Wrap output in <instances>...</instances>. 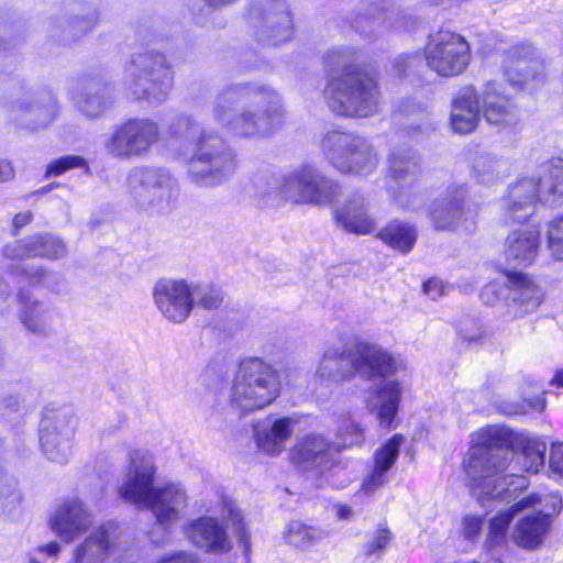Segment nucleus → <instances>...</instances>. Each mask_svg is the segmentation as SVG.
Wrapping results in <instances>:
<instances>
[{
  "label": "nucleus",
  "mask_w": 563,
  "mask_h": 563,
  "mask_svg": "<svg viewBox=\"0 0 563 563\" xmlns=\"http://www.w3.org/2000/svg\"><path fill=\"white\" fill-rule=\"evenodd\" d=\"M545 451L544 442L506 427L481 429L465 462L472 494L483 506L488 500H516L528 479L515 471L538 473L544 466Z\"/></svg>",
  "instance_id": "f257e3e1"
},
{
  "label": "nucleus",
  "mask_w": 563,
  "mask_h": 563,
  "mask_svg": "<svg viewBox=\"0 0 563 563\" xmlns=\"http://www.w3.org/2000/svg\"><path fill=\"white\" fill-rule=\"evenodd\" d=\"M211 114L238 137L258 139L275 133L285 121L279 93L255 82L225 85L214 97Z\"/></svg>",
  "instance_id": "f03ea898"
},
{
  "label": "nucleus",
  "mask_w": 563,
  "mask_h": 563,
  "mask_svg": "<svg viewBox=\"0 0 563 563\" xmlns=\"http://www.w3.org/2000/svg\"><path fill=\"white\" fill-rule=\"evenodd\" d=\"M167 133L176 140H191L192 154L188 161V176L200 187L222 184L235 169L236 155L218 133L201 130L191 115L178 114L168 124Z\"/></svg>",
  "instance_id": "7ed1b4c3"
},
{
  "label": "nucleus",
  "mask_w": 563,
  "mask_h": 563,
  "mask_svg": "<svg viewBox=\"0 0 563 563\" xmlns=\"http://www.w3.org/2000/svg\"><path fill=\"white\" fill-rule=\"evenodd\" d=\"M155 475L154 457L148 452L135 450L130 453V466L120 496L126 501L142 504L156 518L157 523L169 527L177 522L187 507L186 490L177 484L153 486Z\"/></svg>",
  "instance_id": "20e7f679"
},
{
  "label": "nucleus",
  "mask_w": 563,
  "mask_h": 563,
  "mask_svg": "<svg viewBox=\"0 0 563 563\" xmlns=\"http://www.w3.org/2000/svg\"><path fill=\"white\" fill-rule=\"evenodd\" d=\"M323 95L330 110L343 117L373 115L378 111L380 100L375 77L363 69L331 78Z\"/></svg>",
  "instance_id": "39448f33"
},
{
  "label": "nucleus",
  "mask_w": 563,
  "mask_h": 563,
  "mask_svg": "<svg viewBox=\"0 0 563 563\" xmlns=\"http://www.w3.org/2000/svg\"><path fill=\"white\" fill-rule=\"evenodd\" d=\"M279 390L278 372L262 358L253 357L240 363L230 400L241 413H246L272 404Z\"/></svg>",
  "instance_id": "423d86ee"
},
{
  "label": "nucleus",
  "mask_w": 563,
  "mask_h": 563,
  "mask_svg": "<svg viewBox=\"0 0 563 563\" xmlns=\"http://www.w3.org/2000/svg\"><path fill=\"white\" fill-rule=\"evenodd\" d=\"M126 190L140 209L157 214L169 212L179 196L177 178L168 168L161 166L130 169Z\"/></svg>",
  "instance_id": "0eeeda50"
},
{
  "label": "nucleus",
  "mask_w": 563,
  "mask_h": 563,
  "mask_svg": "<svg viewBox=\"0 0 563 563\" xmlns=\"http://www.w3.org/2000/svg\"><path fill=\"white\" fill-rule=\"evenodd\" d=\"M128 89L136 100L151 104L166 101L173 88V71L166 56L158 52L135 55L128 68Z\"/></svg>",
  "instance_id": "6e6552de"
},
{
  "label": "nucleus",
  "mask_w": 563,
  "mask_h": 563,
  "mask_svg": "<svg viewBox=\"0 0 563 563\" xmlns=\"http://www.w3.org/2000/svg\"><path fill=\"white\" fill-rule=\"evenodd\" d=\"M321 151L341 173L368 175L376 169L378 157L372 144L351 132L332 130L324 134Z\"/></svg>",
  "instance_id": "1a4fd4ad"
},
{
  "label": "nucleus",
  "mask_w": 563,
  "mask_h": 563,
  "mask_svg": "<svg viewBox=\"0 0 563 563\" xmlns=\"http://www.w3.org/2000/svg\"><path fill=\"white\" fill-rule=\"evenodd\" d=\"M426 64L441 77L463 74L471 63V47L460 34L440 31L431 35L424 46Z\"/></svg>",
  "instance_id": "9d476101"
},
{
  "label": "nucleus",
  "mask_w": 563,
  "mask_h": 563,
  "mask_svg": "<svg viewBox=\"0 0 563 563\" xmlns=\"http://www.w3.org/2000/svg\"><path fill=\"white\" fill-rule=\"evenodd\" d=\"M286 200L295 203L328 206L341 192L340 185L311 165L298 166L286 173Z\"/></svg>",
  "instance_id": "9b49d317"
},
{
  "label": "nucleus",
  "mask_w": 563,
  "mask_h": 563,
  "mask_svg": "<svg viewBox=\"0 0 563 563\" xmlns=\"http://www.w3.org/2000/svg\"><path fill=\"white\" fill-rule=\"evenodd\" d=\"M159 125L148 118L130 119L104 141V151L112 157H142L159 141Z\"/></svg>",
  "instance_id": "f8f14e48"
},
{
  "label": "nucleus",
  "mask_w": 563,
  "mask_h": 563,
  "mask_svg": "<svg viewBox=\"0 0 563 563\" xmlns=\"http://www.w3.org/2000/svg\"><path fill=\"white\" fill-rule=\"evenodd\" d=\"M341 446L322 433L310 432L297 439L290 451L291 462L301 471L324 475L342 466Z\"/></svg>",
  "instance_id": "ddd939ff"
},
{
  "label": "nucleus",
  "mask_w": 563,
  "mask_h": 563,
  "mask_svg": "<svg viewBox=\"0 0 563 563\" xmlns=\"http://www.w3.org/2000/svg\"><path fill=\"white\" fill-rule=\"evenodd\" d=\"M250 18L254 36L264 45H277L292 35V16L287 0H261Z\"/></svg>",
  "instance_id": "4468645a"
},
{
  "label": "nucleus",
  "mask_w": 563,
  "mask_h": 563,
  "mask_svg": "<svg viewBox=\"0 0 563 563\" xmlns=\"http://www.w3.org/2000/svg\"><path fill=\"white\" fill-rule=\"evenodd\" d=\"M388 191L397 203L408 210L418 207L422 198L418 192L410 191L421 173L418 154L411 148L394 150L388 158Z\"/></svg>",
  "instance_id": "2eb2a0df"
},
{
  "label": "nucleus",
  "mask_w": 563,
  "mask_h": 563,
  "mask_svg": "<svg viewBox=\"0 0 563 563\" xmlns=\"http://www.w3.org/2000/svg\"><path fill=\"white\" fill-rule=\"evenodd\" d=\"M467 195L466 185H452L430 203L428 213L437 231H455L468 220L473 223L472 211L465 205Z\"/></svg>",
  "instance_id": "dca6fc26"
},
{
  "label": "nucleus",
  "mask_w": 563,
  "mask_h": 563,
  "mask_svg": "<svg viewBox=\"0 0 563 563\" xmlns=\"http://www.w3.org/2000/svg\"><path fill=\"white\" fill-rule=\"evenodd\" d=\"M351 347L354 372L364 379L385 378L401 367L400 361L377 343L356 341Z\"/></svg>",
  "instance_id": "f3484780"
},
{
  "label": "nucleus",
  "mask_w": 563,
  "mask_h": 563,
  "mask_svg": "<svg viewBox=\"0 0 563 563\" xmlns=\"http://www.w3.org/2000/svg\"><path fill=\"white\" fill-rule=\"evenodd\" d=\"M56 97L49 91L26 92L19 97L11 109L12 119L32 131L47 126L58 114Z\"/></svg>",
  "instance_id": "a211bd4d"
},
{
  "label": "nucleus",
  "mask_w": 563,
  "mask_h": 563,
  "mask_svg": "<svg viewBox=\"0 0 563 563\" xmlns=\"http://www.w3.org/2000/svg\"><path fill=\"white\" fill-rule=\"evenodd\" d=\"M89 507L77 496L66 497L58 503L49 523L53 532L70 543L85 533L93 523Z\"/></svg>",
  "instance_id": "6ab92c4d"
},
{
  "label": "nucleus",
  "mask_w": 563,
  "mask_h": 563,
  "mask_svg": "<svg viewBox=\"0 0 563 563\" xmlns=\"http://www.w3.org/2000/svg\"><path fill=\"white\" fill-rule=\"evenodd\" d=\"M190 286L186 279H159L153 287L156 308L165 319L183 323L191 313Z\"/></svg>",
  "instance_id": "aec40b11"
},
{
  "label": "nucleus",
  "mask_w": 563,
  "mask_h": 563,
  "mask_svg": "<svg viewBox=\"0 0 563 563\" xmlns=\"http://www.w3.org/2000/svg\"><path fill=\"white\" fill-rule=\"evenodd\" d=\"M98 23V14L91 8L71 4L52 15L48 32L64 44H71L82 38Z\"/></svg>",
  "instance_id": "412c9836"
},
{
  "label": "nucleus",
  "mask_w": 563,
  "mask_h": 563,
  "mask_svg": "<svg viewBox=\"0 0 563 563\" xmlns=\"http://www.w3.org/2000/svg\"><path fill=\"white\" fill-rule=\"evenodd\" d=\"M479 97L481 113L488 125L499 131L515 128L519 122L518 110L501 84L496 80L487 81Z\"/></svg>",
  "instance_id": "4be33fe9"
},
{
  "label": "nucleus",
  "mask_w": 563,
  "mask_h": 563,
  "mask_svg": "<svg viewBox=\"0 0 563 563\" xmlns=\"http://www.w3.org/2000/svg\"><path fill=\"white\" fill-rule=\"evenodd\" d=\"M543 69V63L536 47L517 44L504 53L503 74L512 87H522L536 80Z\"/></svg>",
  "instance_id": "5701e85b"
},
{
  "label": "nucleus",
  "mask_w": 563,
  "mask_h": 563,
  "mask_svg": "<svg viewBox=\"0 0 563 563\" xmlns=\"http://www.w3.org/2000/svg\"><path fill=\"white\" fill-rule=\"evenodd\" d=\"M76 110L87 119L101 117L112 104L111 90L101 79L82 78L73 91Z\"/></svg>",
  "instance_id": "b1692460"
},
{
  "label": "nucleus",
  "mask_w": 563,
  "mask_h": 563,
  "mask_svg": "<svg viewBox=\"0 0 563 563\" xmlns=\"http://www.w3.org/2000/svg\"><path fill=\"white\" fill-rule=\"evenodd\" d=\"M406 19V14L393 10L389 0H372L363 4L352 26L365 36H371L379 26L407 27Z\"/></svg>",
  "instance_id": "393cba45"
},
{
  "label": "nucleus",
  "mask_w": 563,
  "mask_h": 563,
  "mask_svg": "<svg viewBox=\"0 0 563 563\" xmlns=\"http://www.w3.org/2000/svg\"><path fill=\"white\" fill-rule=\"evenodd\" d=\"M18 300L19 319L27 331L44 336L54 331L55 322L58 320V313L54 308L34 298L24 288L19 290Z\"/></svg>",
  "instance_id": "a878e982"
},
{
  "label": "nucleus",
  "mask_w": 563,
  "mask_h": 563,
  "mask_svg": "<svg viewBox=\"0 0 563 563\" xmlns=\"http://www.w3.org/2000/svg\"><path fill=\"white\" fill-rule=\"evenodd\" d=\"M536 177H525L510 185L506 198V213L517 222L527 221L534 212L538 201H543Z\"/></svg>",
  "instance_id": "bb28decb"
},
{
  "label": "nucleus",
  "mask_w": 563,
  "mask_h": 563,
  "mask_svg": "<svg viewBox=\"0 0 563 563\" xmlns=\"http://www.w3.org/2000/svg\"><path fill=\"white\" fill-rule=\"evenodd\" d=\"M297 420L291 417L267 418L255 427L254 438L258 449L269 455L285 450L291 438Z\"/></svg>",
  "instance_id": "cd10ccee"
},
{
  "label": "nucleus",
  "mask_w": 563,
  "mask_h": 563,
  "mask_svg": "<svg viewBox=\"0 0 563 563\" xmlns=\"http://www.w3.org/2000/svg\"><path fill=\"white\" fill-rule=\"evenodd\" d=\"M186 534L190 542L207 552L224 553L231 550L225 528L214 518L201 517L194 520Z\"/></svg>",
  "instance_id": "c85d7f7f"
},
{
  "label": "nucleus",
  "mask_w": 563,
  "mask_h": 563,
  "mask_svg": "<svg viewBox=\"0 0 563 563\" xmlns=\"http://www.w3.org/2000/svg\"><path fill=\"white\" fill-rule=\"evenodd\" d=\"M335 219L345 231L358 235L371 234L376 229V222L367 211L366 198L358 191L335 209Z\"/></svg>",
  "instance_id": "c756f323"
},
{
  "label": "nucleus",
  "mask_w": 563,
  "mask_h": 563,
  "mask_svg": "<svg viewBox=\"0 0 563 563\" xmlns=\"http://www.w3.org/2000/svg\"><path fill=\"white\" fill-rule=\"evenodd\" d=\"M481 118L478 92L473 86L460 89L452 101L451 125L454 132L467 134L475 130Z\"/></svg>",
  "instance_id": "7c9ffc66"
},
{
  "label": "nucleus",
  "mask_w": 563,
  "mask_h": 563,
  "mask_svg": "<svg viewBox=\"0 0 563 563\" xmlns=\"http://www.w3.org/2000/svg\"><path fill=\"white\" fill-rule=\"evenodd\" d=\"M540 233L534 228H521L511 231L505 241V255L515 266H528L539 254Z\"/></svg>",
  "instance_id": "2f4dec72"
},
{
  "label": "nucleus",
  "mask_w": 563,
  "mask_h": 563,
  "mask_svg": "<svg viewBox=\"0 0 563 563\" xmlns=\"http://www.w3.org/2000/svg\"><path fill=\"white\" fill-rule=\"evenodd\" d=\"M114 540V527L106 523L74 550V563H102L111 551Z\"/></svg>",
  "instance_id": "473e14b6"
},
{
  "label": "nucleus",
  "mask_w": 563,
  "mask_h": 563,
  "mask_svg": "<svg viewBox=\"0 0 563 563\" xmlns=\"http://www.w3.org/2000/svg\"><path fill=\"white\" fill-rule=\"evenodd\" d=\"M509 306L517 314L534 311L542 301L541 289L526 274L514 273L508 276Z\"/></svg>",
  "instance_id": "72a5a7b5"
},
{
  "label": "nucleus",
  "mask_w": 563,
  "mask_h": 563,
  "mask_svg": "<svg viewBox=\"0 0 563 563\" xmlns=\"http://www.w3.org/2000/svg\"><path fill=\"white\" fill-rule=\"evenodd\" d=\"M351 354L352 347L327 349L319 363L317 376L329 383H341L350 379L355 374Z\"/></svg>",
  "instance_id": "f704fd0d"
},
{
  "label": "nucleus",
  "mask_w": 563,
  "mask_h": 563,
  "mask_svg": "<svg viewBox=\"0 0 563 563\" xmlns=\"http://www.w3.org/2000/svg\"><path fill=\"white\" fill-rule=\"evenodd\" d=\"M551 527V515L545 512H537L525 516L515 526L514 541L517 545L528 550L539 548Z\"/></svg>",
  "instance_id": "c9c22d12"
},
{
  "label": "nucleus",
  "mask_w": 563,
  "mask_h": 563,
  "mask_svg": "<svg viewBox=\"0 0 563 563\" xmlns=\"http://www.w3.org/2000/svg\"><path fill=\"white\" fill-rule=\"evenodd\" d=\"M285 185L286 174L276 176L271 170H260L251 178V195L258 206L268 207L279 198L286 200Z\"/></svg>",
  "instance_id": "e433bc0d"
},
{
  "label": "nucleus",
  "mask_w": 563,
  "mask_h": 563,
  "mask_svg": "<svg viewBox=\"0 0 563 563\" xmlns=\"http://www.w3.org/2000/svg\"><path fill=\"white\" fill-rule=\"evenodd\" d=\"M376 404L368 401L371 410L377 409L380 426L389 428L397 415L401 388L397 380H389L374 389Z\"/></svg>",
  "instance_id": "4c0bfd02"
},
{
  "label": "nucleus",
  "mask_w": 563,
  "mask_h": 563,
  "mask_svg": "<svg viewBox=\"0 0 563 563\" xmlns=\"http://www.w3.org/2000/svg\"><path fill=\"white\" fill-rule=\"evenodd\" d=\"M468 159L471 177L478 184L490 185L504 176L506 163L488 152L476 148Z\"/></svg>",
  "instance_id": "58836bf2"
},
{
  "label": "nucleus",
  "mask_w": 563,
  "mask_h": 563,
  "mask_svg": "<svg viewBox=\"0 0 563 563\" xmlns=\"http://www.w3.org/2000/svg\"><path fill=\"white\" fill-rule=\"evenodd\" d=\"M78 418L70 407H46L40 427L49 432L62 435L66 443L67 438H75Z\"/></svg>",
  "instance_id": "ea45409f"
},
{
  "label": "nucleus",
  "mask_w": 563,
  "mask_h": 563,
  "mask_svg": "<svg viewBox=\"0 0 563 563\" xmlns=\"http://www.w3.org/2000/svg\"><path fill=\"white\" fill-rule=\"evenodd\" d=\"M540 195L545 203H555L563 198V158H552L542 168L540 177H536Z\"/></svg>",
  "instance_id": "a19ab883"
},
{
  "label": "nucleus",
  "mask_w": 563,
  "mask_h": 563,
  "mask_svg": "<svg viewBox=\"0 0 563 563\" xmlns=\"http://www.w3.org/2000/svg\"><path fill=\"white\" fill-rule=\"evenodd\" d=\"M330 532L320 527H311L301 521H290L285 531L284 539L289 545L307 550L310 547L329 538Z\"/></svg>",
  "instance_id": "79ce46f5"
},
{
  "label": "nucleus",
  "mask_w": 563,
  "mask_h": 563,
  "mask_svg": "<svg viewBox=\"0 0 563 563\" xmlns=\"http://www.w3.org/2000/svg\"><path fill=\"white\" fill-rule=\"evenodd\" d=\"M541 503V498L538 494H530L514 506L506 510L498 511L497 515L489 521V540L493 544L500 542L506 533V530L518 511L536 506Z\"/></svg>",
  "instance_id": "37998d69"
},
{
  "label": "nucleus",
  "mask_w": 563,
  "mask_h": 563,
  "mask_svg": "<svg viewBox=\"0 0 563 563\" xmlns=\"http://www.w3.org/2000/svg\"><path fill=\"white\" fill-rule=\"evenodd\" d=\"M38 439L41 451L48 461L60 465L69 461L73 454L74 438H67L65 443L62 435L38 427Z\"/></svg>",
  "instance_id": "c03bdc74"
},
{
  "label": "nucleus",
  "mask_w": 563,
  "mask_h": 563,
  "mask_svg": "<svg viewBox=\"0 0 563 563\" xmlns=\"http://www.w3.org/2000/svg\"><path fill=\"white\" fill-rule=\"evenodd\" d=\"M12 274L15 277L25 279L26 283L33 286L46 287L55 294H59L64 290L65 283L60 274L45 271L38 266L16 265Z\"/></svg>",
  "instance_id": "a18cd8bd"
},
{
  "label": "nucleus",
  "mask_w": 563,
  "mask_h": 563,
  "mask_svg": "<svg viewBox=\"0 0 563 563\" xmlns=\"http://www.w3.org/2000/svg\"><path fill=\"white\" fill-rule=\"evenodd\" d=\"M377 238L390 247L408 253L416 243L417 234L411 225L395 220L380 230Z\"/></svg>",
  "instance_id": "49530a36"
},
{
  "label": "nucleus",
  "mask_w": 563,
  "mask_h": 563,
  "mask_svg": "<svg viewBox=\"0 0 563 563\" xmlns=\"http://www.w3.org/2000/svg\"><path fill=\"white\" fill-rule=\"evenodd\" d=\"M22 504L16 479L0 466V512L12 516Z\"/></svg>",
  "instance_id": "de8ad7c7"
},
{
  "label": "nucleus",
  "mask_w": 563,
  "mask_h": 563,
  "mask_svg": "<svg viewBox=\"0 0 563 563\" xmlns=\"http://www.w3.org/2000/svg\"><path fill=\"white\" fill-rule=\"evenodd\" d=\"M189 286L191 292L190 298H192L191 310L195 307L206 310H216L222 305L224 300L222 290L217 286L192 282H189Z\"/></svg>",
  "instance_id": "09e8293b"
},
{
  "label": "nucleus",
  "mask_w": 563,
  "mask_h": 563,
  "mask_svg": "<svg viewBox=\"0 0 563 563\" xmlns=\"http://www.w3.org/2000/svg\"><path fill=\"white\" fill-rule=\"evenodd\" d=\"M336 439L338 441L334 442L341 446V451L360 445L364 441V430L350 415H344L339 420Z\"/></svg>",
  "instance_id": "8fccbe9b"
},
{
  "label": "nucleus",
  "mask_w": 563,
  "mask_h": 563,
  "mask_svg": "<svg viewBox=\"0 0 563 563\" xmlns=\"http://www.w3.org/2000/svg\"><path fill=\"white\" fill-rule=\"evenodd\" d=\"M36 257L62 258L67 254L66 244L52 234L32 235Z\"/></svg>",
  "instance_id": "3c124183"
},
{
  "label": "nucleus",
  "mask_w": 563,
  "mask_h": 563,
  "mask_svg": "<svg viewBox=\"0 0 563 563\" xmlns=\"http://www.w3.org/2000/svg\"><path fill=\"white\" fill-rule=\"evenodd\" d=\"M356 59V51L350 47H338L331 49L325 56V67L331 73L342 70L343 74L347 71L361 70L352 64Z\"/></svg>",
  "instance_id": "603ef678"
},
{
  "label": "nucleus",
  "mask_w": 563,
  "mask_h": 563,
  "mask_svg": "<svg viewBox=\"0 0 563 563\" xmlns=\"http://www.w3.org/2000/svg\"><path fill=\"white\" fill-rule=\"evenodd\" d=\"M402 440V435L396 434L379 448L375 453L374 467L387 473L399 455V448Z\"/></svg>",
  "instance_id": "864d4df0"
},
{
  "label": "nucleus",
  "mask_w": 563,
  "mask_h": 563,
  "mask_svg": "<svg viewBox=\"0 0 563 563\" xmlns=\"http://www.w3.org/2000/svg\"><path fill=\"white\" fill-rule=\"evenodd\" d=\"M545 235L551 256L563 261V214L549 221Z\"/></svg>",
  "instance_id": "5fc2aeb1"
},
{
  "label": "nucleus",
  "mask_w": 563,
  "mask_h": 563,
  "mask_svg": "<svg viewBox=\"0 0 563 563\" xmlns=\"http://www.w3.org/2000/svg\"><path fill=\"white\" fill-rule=\"evenodd\" d=\"M33 238L27 236L23 240H16L12 243H8L2 254L4 257L10 260H24L30 257H36L35 249L33 247Z\"/></svg>",
  "instance_id": "6e6d98bb"
},
{
  "label": "nucleus",
  "mask_w": 563,
  "mask_h": 563,
  "mask_svg": "<svg viewBox=\"0 0 563 563\" xmlns=\"http://www.w3.org/2000/svg\"><path fill=\"white\" fill-rule=\"evenodd\" d=\"M86 159L78 155H65L52 161L46 169L45 177L59 176L63 173L77 167L86 166Z\"/></svg>",
  "instance_id": "4d7b16f0"
},
{
  "label": "nucleus",
  "mask_w": 563,
  "mask_h": 563,
  "mask_svg": "<svg viewBox=\"0 0 563 563\" xmlns=\"http://www.w3.org/2000/svg\"><path fill=\"white\" fill-rule=\"evenodd\" d=\"M421 65V56L418 52L404 53L397 56L393 63V71L398 77H407L415 73Z\"/></svg>",
  "instance_id": "13d9d810"
},
{
  "label": "nucleus",
  "mask_w": 563,
  "mask_h": 563,
  "mask_svg": "<svg viewBox=\"0 0 563 563\" xmlns=\"http://www.w3.org/2000/svg\"><path fill=\"white\" fill-rule=\"evenodd\" d=\"M391 532L386 527H379L372 540L364 545V553L367 556H380L391 541Z\"/></svg>",
  "instance_id": "bf43d9fd"
},
{
  "label": "nucleus",
  "mask_w": 563,
  "mask_h": 563,
  "mask_svg": "<svg viewBox=\"0 0 563 563\" xmlns=\"http://www.w3.org/2000/svg\"><path fill=\"white\" fill-rule=\"evenodd\" d=\"M545 408V399L542 396H537L531 399L518 400L515 402H507L503 408L506 415H523L529 410L542 411Z\"/></svg>",
  "instance_id": "052dcab7"
},
{
  "label": "nucleus",
  "mask_w": 563,
  "mask_h": 563,
  "mask_svg": "<svg viewBox=\"0 0 563 563\" xmlns=\"http://www.w3.org/2000/svg\"><path fill=\"white\" fill-rule=\"evenodd\" d=\"M462 526V533L464 538L470 541H475L479 537L483 527V518L479 516L467 515L463 518Z\"/></svg>",
  "instance_id": "680f3d73"
},
{
  "label": "nucleus",
  "mask_w": 563,
  "mask_h": 563,
  "mask_svg": "<svg viewBox=\"0 0 563 563\" xmlns=\"http://www.w3.org/2000/svg\"><path fill=\"white\" fill-rule=\"evenodd\" d=\"M386 482V472L373 468L372 473L363 481L362 490L366 494L375 492Z\"/></svg>",
  "instance_id": "e2e57ef3"
},
{
  "label": "nucleus",
  "mask_w": 563,
  "mask_h": 563,
  "mask_svg": "<svg viewBox=\"0 0 563 563\" xmlns=\"http://www.w3.org/2000/svg\"><path fill=\"white\" fill-rule=\"evenodd\" d=\"M549 467L552 473L563 477V443L554 444L552 446Z\"/></svg>",
  "instance_id": "0e129e2a"
},
{
  "label": "nucleus",
  "mask_w": 563,
  "mask_h": 563,
  "mask_svg": "<svg viewBox=\"0 0 563 563\" xmlns=\"http://www.w3.org/2000/svg\"><path fill=\"white\" fill-rule=\"evenodd\" d=\"M2 408L10 413H22L25 411L24 400L16 395H9L2 399Z\"/></svg>",
  "instance_id": "69168bd1"
},
{
  "label": "nucleus",
  "mask_w": 563,
  "mask_h": 563,
  "mask_svg": "<svg viewBox=\"0 0 563 563\" xmlns=\"http://www.w3.org/2000/svg\"><path fill=\"white\" fill-rule=\"evenodd\" d=\"M446 286L441 279L431 278L423 284V291L430 296L432 299H437L438 297L445 294Z\"/></svg>",
  "instance_id": "338daca9"
},
{
  "label": "nucleus",
  "mask_w": 563,
  "mask_h": 563,
  "mask_svg": "<svg viewBox=\"0 0 563 563\" xmlns=\"http://www.w3.org/2000/svg\"><path fill=\"white\" fill-rule=\"evenodd\" d=\"M157 563H200L199 560L187 552L180 551L173 555L163 558Z\"/></svg>",
  "instance_id": "774afa93"
}]
</instances>
